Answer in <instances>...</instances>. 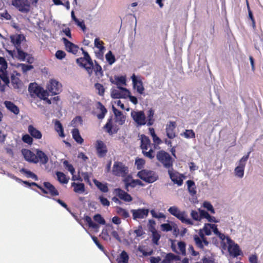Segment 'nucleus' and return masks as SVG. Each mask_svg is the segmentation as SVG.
<instances>
[{"label": "nucleus", "instance_id": "0e129e2a", "mask_svg": "<svg viewBox=\"0 0 263 263\" xmlns=\"http://www.w3.org/2000/svg\"><path fill=\"white\" fill-rule=\"evenodd\" d=\"M99 199L103 206H109L110 202L106 198L103 197V196H100L99 197Z\"/></svg>", "mask_w": 263, "mask_h": 263}, {"label": "nucleus", "instance_id": "4468645a", "mask_svg": "<svg viewBox=\"0 0 263 263\" xmlns=\"http://www.w3.org/2000/svg\"><path fill=\"white\" fill-rule=\"evenodd\" d=\"M114 193L119 199L124 201L130 202L133 200V198L130 195L120 188L115 189Z\"/></svg>", "mask_w": 263, "mask_h": 263}, {"label": "nucleus", "instance_id": "a19ab883", "mask_svg": "<svg viewBox=\"0 0 263 263\" xmlns=\"http://www.w3.org/2000/svg\"><path fill=\"white\" fill-rule=\"evenodd\" d=\"M56 175L58 178V181L63 184H67L68 182V179L66 178V175L62 172H57Z\"/></svg>", "mask_w": 263, "mask_h": 263}, {"label": "nucleus", "instance_id": "423d86ee", "mask_svg": "<svg viewBox=\"0 0 263 263\" xmlns=\"http://www.w3.org/2000/svg\"><path fill=\"white\" fill-rule=\"evenodd\" d=\"M252 151L251 149L247 154V155L243 156L239 161L238 165L235 169V174L236 176L239 178H242L244 175V170L246 166V162L247 161L250 154Z\"/></svg>", "mask_w": 263, "mask_h": 263}, {"label": "nucleus", "instance_id": "5fc2aeb1", "mask_svg": "<svg viewBox=\"0 0 263 263\" xmlns=\"http://www.w3.org/2000/svg\"><path fill=\"white\" fill-rule=\"evenodd\" d=\"M11 83L14 88H18L20 85V79L12 75L11 77Z\"/></svg>", "mask_w": 263, "mask_h": 263}, {"label": "nucleus", "instance_id": "58836bf2", "mask_svg": "<svg viewBox=\"0 0 263 263\" xmlns=\"http://www.w3.org/2000/svg\"><path fill=\"white\" fill-rule=\"evenodd\" d=\"M98 104V108L100 109L101 110V113L97 115V118L99 119H102L104 118L105 114L107 112V109L105 107V106L100 102H98L97 103Z\"/></svg>", "mask_w": 263, "mask_h": 263}, {"label": "nucleus", "instance_id": "79ce46f5", "mask_svg": "<svg viewBox=\"0 0 263 263\" xmlns=\"http://www.w3.org/2000/svg\"><path fill=\"white\" fill-rule=\"evenodd\" d=\"M129 256L128 254L125 251H122L120 254V259L119 263H128Z\"/></svg>", "mask_w": 263, "mask_h": 263}, {"label": "nucleus", "instance_id": "20e7f679", "mask_svg": "<svg viewBox=\"0 0 263 263\" xmlns=\"http://www.w3.org/2000/svg\"><path fill=\"white\" fill-rule=\"evenodd\" d=\"M11 5L23 13H28L30 10V3L28 0H11Z\"/></svg>", "mask_w": 263, "mask_h": 263}, {"label": "nucleus", "instance_id": "0eeeda50", "mask_svg": "<svg viewBox=\"0 0 263 263\" xmlns=\"http://www.w3.org/2000/svg\"><path fill=\"white\" fill-rule=\"evenodd\" d=\"M131 117L136 123L137 127L146 124V118L143 111H132Z\"/></svg>", "mask_w": 263, "mask_h": 263}, {"label": "nucleus", "instance_id": "8fccbe9b", "mask_svg": "<svg viewBox=\"0 0 263 263\" xmlns=\"http://www.w3.org/2000/svg\"><path fill=\"white\" fill-rule=\"evenodd\" d=\"M94 220L100 224L104 225L105 224V220L100 214H96L93 216Z\"/></svg>", "mask_w": 263, "mask_h": 263}, {"label": "nucleus", "instance_id": "f8f14e48", "mask_svg": "<svg viewBox=\"0 0 263 263\" xmlns=\"http://www.w3.org/2000/svg\"><path fill=\"white\" fill-rule=\"evenodd\" d=\"M112 173L117 176H125L128 173V168L122 162H115L112 167Z\"/></svg>", "mask_w": 263, "mask_h": 263}, {"label": "nucleus", "instance_id": "ea45409f", "mask_svg": "<svg viewBox=\"0 0 263 263\" xmlns=\"http://www.w3.org/2000/svg\"><path fill=\"white\" fill-rule=\"evenodd\" d=\"M84 220L87 222L88 226L89 228H92L94 230H98L99 228V226L98 224L94 222L91 218L89 216H86L84 217Z\"/></svg>", "mask_w": 263, "mask_h": 263}, {"label": "nucleus", "instance_id": "69168bd1", "mask_svg": "<svg viewBox=\"0 0 263 263\" xmlns=\"http://www.w3.org/2000/svg\"><path fill=\"white\" fill-rule=\"evenodd\" d=\"M20 171L21 173L25 174L27 178H32L34 174V173L25 168H22Z\"/></svg>", "mask_w": 263, "mask_h": 263}, {"label": "nucleus", "instance_id": "9b49d317", "mask_svg": "<svg viewBox=\"0 0 263 263\" xmlns=\"http://www.w3.org/2000/svg\"><path fill=\"white\" fill-rule=\"evenodd\" d=\"M130 212L132 214L133 219L134 220L146 218L149 214V210L147 208H139L132 209Z\"/></svg>", "mask_w": 263, "mask_h": 263}, {"label": "nucleus", "instance_id": "393cba45", "mask_svg": "<svg viewBox=\"0 0 263 263\" xmlns=\"http://www.w3.org/2000/svg\"><path fill=\"white\" fill-rule=\"evenodd\" d=\"M44 187L48 191V193L52 196H58L59 194V192L55 187L49 182H44L43 183Z\"/></svg>", "mask_w": 263, "mask_h": 263}, {"label": "nucleus", "instance_id": "412c9836", "mask_svg": "<svg viewBox=\"0 0 263 263\" xmlns=\"http://www.w3.org/2000/svg\"><path fill=\"white\" fill-rule=\"evenodd\" d=\"M28 131L31 136L35 139H41L42 137V133L32 125L28 126Z\"/></svg>", "mask_w": 263, "mask_h": 263}, {"label": "nucleus", "instance_id": "c85d7f7f", "mask_svg": "<svg viewBox=\"0 0 263 263\" xmlns=\"http://www.w3.org/2000/svg\"><path fill=\"white\" fill-rule=\"evenodd\" d=\"M254 45L257 50L263 49V34H256L254 37Z\"/></svg>", "mask_w": 263, "mask_h": 263}, {"label": "nucleus", "instance_id": "9d476101", "mask_svg": "<svg viewBox=\"0 0 263 263\" xmlns=\"http://www.w3.org/2000/svg\"><path fill=\"white\" fill-rule=\"evenodd\" d=\"M62 85L56 80L51 79L47 84V88L52 95H56L62 91Z\"/></svg>", "mask_w": 263, "mask_h": 263}, {"label": "nucleus", "instance_id": "c756f323", "mask_svg": "<svg viewBox=\"0 0 263 263\" xmlns=\"http://www.w3.org/2000/svg\"><path fill=\"white\" fill-rule=\"evenodd\" d=\"M150 144L151 141L149 138L144 135H142L141 137L140 147L142 151L147 150Z\"/></svg>", "mask_w": 263, "mask_h": 263}, {"label": "nucleus", "instance_id": "1a4fd4ad", "mask_svg": "<svg viewBox=\"0 0 263 263\" xmlns=\"http://www.w3.org/2000/svg\"><path fill=\"white\" fill-rule=\"evenodd\" d=\"M228 241L229 246L227 250H228L230 255L233 257H237L240 255L242 252L239 245L235 243L231 238H228Z\"/></svg>", "mask_w": 263, "mask_h": 263}, {"label": "nucleus", "instance_id": "3c124183", "mask_svg": "<svg viewBox=\"0 0 263 263\" xmlns=\"http://www.w3.org/2000/svg\"><path fill=\"white\" fill-rule=\"evenodd\" d=\"M95 88L98 90V93L99 96H103L104 95L105 89L102 84L99 83H96L95 84Z\"/></svg>", "mask_w": 263, "mask_h": 263}, {"label": "nucleus", "instance_id": "aec40b11", "mask_svg": "<svg viewBox=\"0 0 263 263\" xmlns=\"http://www.w3.org/2000/svg\"><path fill=\"white\" fill-rule=\"evenodd\" d=\"M17 57L21 60L26 61L29 64H32L34 62V58L32 55L27 54L22 50H19Z\"/></svg>", "mask_w": 263, "mask_h": 263}, {"label": "nucleus", "instance_id": "f704fd0d", "mask_svg": "<svg viewBox=\"0 0 263 263\" xmlns=\"http://www.w3.org/2000/svg\"><path fill=\"white\" fill-rule=\"evenodd\" d=\"M173 170H168V173L172 181L178 186H181L183 183V180L181 178H178L173 172Z\"/></svg>", "mask_w": 263, "mask_h": 263}, {"label": "nucleus", "instance_id": "774afa93", "mask_svg": "<svg viewBox=\"0 0 263 263\" xmlns=\"http://www.w3.org/2000/svg\"><path fill=\"white\" fill-rule=\"evenodd\" d=\"M161 228L164 232L171 231L173 230L172 226L168 223L161 224Z\"/></svg>", "mask_w": 263, "mask_h": 263}, {"label": "nucleus", "instance_id": "c03bdc74", "mask_svg": "<svg viewBox=\"0 0 263 263\" xmlns=\"http://www.w3.org/2000/svg\"><path fill=\"white\" fill-rule=\"evenodd\" d=\"M231 238L229 236H226L224 234V237L222 238V239H220L221 240V248L222 250H226L228 247L229 243L228 242V239Z\"/></svg>", "mask_w": 263, "mask_h": 263}, {"label": "nucleus", "instance_id": "f257e3e1", "mask_svg": "<svg viewBox=\"0 0 263 263\" xmlns=\"http://www.w3.org/2000/svg\"><path fill=\"white\" fill-rule=\"evenodd\" d=\"M167 211L171 215L180 220L182 223L191 226L194 224L193 221L188 218L186 212L184 211H181L177 206H171Z\"/></svg>", "mask_w": 263, "mask_h": 263}, {"label": "nucleus", "instance_id": "2eb2a0df", "mask_svg": "<svg viewBox=\"0 0 263 263\" xmlns=\"http://www.w3.org/2000/svg\"><path fill=\"white\" fill-rule=\"evenodd\" d=\"M22 153L26 161L34 163H37L39 162L36 155L30 150L23 149L22 151Z\"/></svg>", "mask_w": 263, "mask_h": 263}, {"label": "nucleus", "instance_id": "e433bc0d", "mask_svg": "<svg viewBox=\"0 0 263 263\" xmlns=\"http://www.w3.org/2000/svg\"><path fill=\"white\" fill-rule=\"evenodd\" d=\"M151 232L152 233V241L156 245H158V242L160 239L161 236L154 227H151Z\"/></svg>", "mask_w": 263, "mask_h": 263}, {"label": "nucleus", "instance_id": "ddd939ff", "mask_svg": "<svg viewBox=\"0 0 263 263\" xmlns=\"http://www.w3.org/2000/svg\"><path fill=\"white\" fill-rule=\"evenodd\" d=\"M131 79L133 82L134 89L136 90L139 93L142 95L143 93L144 88L141 80L135 74L132 76Z\"/></svg>", "mask_w": 263, "mask_h": 263}, {"label": "nucleus", "instance_id": "cd10ccee", "mask_svg": "<svg viewBox=\"0 0 263 263\" xmlns=\"http://www.w3.org/2000/svg\"><path fill=\"white\" fill-rule=\"evenodd\" d=\"M53 122L54 123L55 130L58 133L59 136L62 138L65 137V135L64 132V128L60 121L58 120H55L53 121Z\"/></svg>", "mask_w": 263, "mask_h": 263}, {"label": "nucleus", "instance_id": "5701e85b", "mask_svg": "<svg viewBox=\"0 0 263 263\" xmlns=\"http://www.w3.org/2000/svg\"><path fill=\"white\" fill-rule=\"evenodd\" d=\"M36 157H37L38 160L40 161L42 164L45 165L48 162L49 159L48 156L44 152L40 149L36 150Z\"/></svg>", "mask_w": 263, "mask_h": 263}, {"label": "nucleus", "instance_id": "13d9d810", "mask_svg": "<svg viewBox=\"0 0 263 263\" xmlns=\"http://www.w3.org/2000/svg\"><path fill=\"white\" fill-rule=\"evenodd\" d=\"M106 59L107 61L108 62L109 65L112 64L115 61V56L112 54L111 52L109 51L106 54Z\"/></svg>", "mask_w": 263, "mask_h": 263}, {"label": "nucleus", "instance_id": "dca6fc26", "mask_svg": "<svg viewBox=\"0 0 263 263\" xmlns=\"http://www.w3.org/2000/svg\"><path fill=\"white\" fill-rule=\"evenodd\" d=\"M96 148L98 156L99 157L102 158L106 155L107 152V149L106 145L102 141H97Z\"/></svg>", "mask_w": 263, "mask_h": 263}, {"label": "nucleus", "instance_id": "f03ea898", "mask_svg": "<svg viewBox=\"0 0 263 263\" xmlns=\"http://www.w3.org/2000/svg\"><path fill=\"white\" fill-rule=\"evenodd\" d=\"M156 158L163 164L164 167L168 170H173V160L168 153L163 150L159 151L157 153Z\"/></svg>", "mask_w": 263, "mask_h": 263}, {"label": "nucleus", "instance_id": "a18cd8bd", "mask_svg": "<svg viewBox=\"0 0 263 263\" xmlns=\"http://www.w3.org/2000/svg\"><path fill=\"white\" fill-rule=\"evenodd\" d=\"M103 42L100 41L99 39L96 38L94 41L95 46L99 49L101 52H103L105 50V47L103 46Z\"/></svg>", "mask_w": 263, "mask_h": 263}, {"label": "nucleus", "instance_id": "6e6d98bb", "mask_svg": "<svg viewBox=\"0 0 263 263\" xmlns=\"http://www.w3.org/2000/svg\"><path fill=\"white\" fill-rule=\"evenodd\" d=\"M63 165L64 167L67 169V170L73 175L75 172V170L73 166V165L70 164L68 161L65 160L63 162Z\"/></svg>", "mask_w": 263, "mask_h": 263}, {"label": "nucleus", "instance_id": "6ab92c4d", "mask_svg": "<svg viewBox=\"0 0 263 263\" xmlns=\"http://www.w3.org/2000/svg\"><path fill=\"white\" fill-rule=\"evenodd\" d=\"M62 41L64 44L66 50L73 54H76L78 50V46L69 41L67 39L63 37Z\"/></svg>", "mask_w": 263, "mask_h": 263}, {"label": "nucleus", "instance_id": "2f4dec72", "mask_svg": "<svg viewBox=\"0 0 263 263\" xmlns=\"http://www.w3.org/2000/svg\"><path fill=\"white\" fill-rule=\"evenodd\" d=\"M117 213L123 219H126L130 217V214L128 211L120 206H116Z\"/></svg>", "mask_w": 263, "mask_h": 263}, {"label": "nucleus", "instance_id": "37998d69", "mask_svg": "<svg viewBox=\"0 0 263 263\" xmlns=\"http://www.w3.org/2000/svg\"><path fill=\"white\" fill-rule=\"evenodd\" d=\"M202 206L206 209L208 212H210L212 214L215 213V211L213 206L209 201H204L202 203Z\"/></svg>", "mask_w": 263, "mask_h": 263}, {"label": "nucleus", "instance_id": "603ef678", "mask_svg": "<svg viewBox=\"0 0 263 263\" xmlns=\"http://www.w3.org/2000/svg\"><path fill=\"white\" fill-rule=\"evenodd\" d=\"M182 135L187 139L195 138V134L192 129H186Z\"/></svg>", "mask_w": 263, "mask_h": 263}, {"label": "nucleus", "instance_id": "bb28decb", "mask_svg": "<svg viewBox=\"0 0 263 263\" xmlns=\"http://www.w3.org/2000/svg\"><path fill=\"white\" fill-rule=\"evenodd\" d=\"M71 186L73 187V191L76 193L82 194L85 191V185L83 183L73 182L71 183Z\"/></svg>", "mask_w": 263, "mask_h": 263}, {"label": "nucleus", "instance_id": "6e6552de", "mask_svg": "<svg viewBox=\"0 0 263 263\" xmlns=\"http://www.w3.org/2000/svg\"><path fill=\"white\" fill-rule=\"evenodd\" d=\"M118 89H112L111 90V97L113 99L127 98L130 91L126 88L117 86Z\"/></svg>", "mask_w": 263, "mask_h": 263}, {"label": "nucleus", "instance_id": "a878e982", "mask_svg": "<svg viewBox=\"0 0 263 263\" xmlns=\"http://www.w3.org/2000/svg\"><path fill=\"white\" fill-rule=\"evenodd\" d=\"M44 187L48 191V193L52 196H58L59 194V192L55 187L49 182H44L43 183Z\"/></svg>", "mask_w": 263, "mask_h": 263}, {"label": "nucleus", "instance_id": "bf43d9fd", "mask_svg": "<svg viewBox=\"0 0 263 263\" xmlns=\"http://www.w3.org/2000/svg\"><path fill=\"white\" fill-rule=\"evenodd\" d=\"M84 60H85L87 63L89 65V66H93L92 61L91 60L89 54L84 56L83 58H81L80 59H78L77 61L78 63H79L80 61H83Z\"/></svg>", "mask_w": 263, "mask_h": 263}, {"label": "nucleus", "instance_id": "c9c22d12", "mask_svg": "<svg viewBox=\"0 0 263 263\" xmlns=\"http://www.w3.org/2000/svg\"><path fill=\"white\" fill-rule=\"evenodd\" d=\"M72 135L74 140L79 144H82L84 140L80 135L79 130L78 128H74L72 130Z\"/></svg>", "mask_w": 263, "mask_h": 263}, {"label": "nucleus", "instance_id": "338daca9", "mask_svg": "<svg viewBox=\"0 0 263 263\" xmlns=\"http://www.w3.org/2000/svg\"><path fill=\"white\" fill-rule=\"evenodd\" d=\"M129 185L130 187L134 188L137 185L143 186V183L139 179H132Z\"/></svg>", "mask_w": 263, "mask_h": 263}, {"label": "nucleus", "instance_id": "de8ad7c7", "mask_svg": "<svg viewBox=\"0 0 263 263\" xmlns=\"http://www.w3.org/2000/svg\"><path fill=\"white\" fill-rule=\"evenodd\" d=\"M176 255L172 253H168L166 254L164 259L162 261V263H171L172 261L174 260V257Z\"/></svg>", "mask_w": 263, "mask_h": 263}, {"label": "nucleus", "instance_id": "f3484780", "mask_svg": "<svg viewBox=\"0 0 263 263\" xmlns=\"http://www.w3.org/2000/svg\"><path fill=\"white\" fill-rule=\"evenodd\" d=\"M11 42L15 46L17 53L19 50H22L20 44L22 42L25 40V37L23 34H15L10 36Z\"/></svg>", "mask_w": 263, "mask_h": 263}, {"label": "nucleus", "instance_id": "473e14b6", "mask_svg": "<svg viewBox=\"0 0 263 263\" xmlns=\"http://www.w3.org/2000/svg\"><path fill=\"white\" fill-rule=\"evenodd\" d=\"M155 114V111L153 108H150L147 113V120H146V125L148 126H151L153 125L155 119L154 118V116Z\"/></svg>", "mask_w": 263, "mask_h": 263}, {"label": "nucleus", "instance_id": "09e8293b", "mask_svg": "<svg viewBox=\"0 0 263 263\" xmlns=\"http://www.w3.org/2000/svg\"><path fill=\"white\" fill-rule=\"evenodd\" d=\"M22 140L24 143L29 145L32 144L33 142V138L30 135L27 134L22 136Z\"/></svg>", "mask_w": 263, "mask_h": 263}, {"label": "nucleus", "instance_id": "052dcab7", "mask_svg": "<svg viewBox=\"0 0 263 263\" xmlns=\"http://www.w3.org/2000/svg\"><path fill=\"white\" fill-rule=\"evenodd\" d=\"M151 214H152V216L153 217L158 219H161V218H165V215L162 213H156V211L154 210H152L151 211Z\"/></svg>", "mask_w": 263, "mask_h": 263}, {"label": "nucleus", "instance_id": "864d4df0", "mask_svg": "<svg viewBox=\"0 0 263 263\" xmlns=\"http://www.w3.org/2000/svg\"><path fill=\"white\" fill-rule=\"evenodd\" d=\"M194 240L195 241L196 246L200 249H203L204 246L202 242V240L198 237V236L195 235L194 236Z\"/></svg>", "mask_w": 263, "mask_h": 263}, {"label": "nucleus", "instance_id": "4d7b16f0", "mask_svg": "<svg viewBox=\"0 0 263 263\" xmlns=\"http://www.w3.org/2000/svg\"><path fill=\"white\" fill-rule=\"evenodd\" d=\"M145 160L142 158H137L135 161V165L138 170H141L145 164Z\"/></svg>", "mask_w": 263, "mask_h": 263}, {"label": "nucleus", "instance_id": "a211bd4d", "mask_svg": "<svg viewBox=\"0 0 263 263\" xmlns=\"http://www.w3.org/2000/svg\"><path fill=\"white\" fill-rule=\"evenodd\" d=\"M176 122L174 121H170L168 124L166 126V136L169 139H174L176 135L174 132L176 128Z\"/></svg>", "mask_w": 263, "mask_h": 263}, {"label": "nucleus", "instance_id": "e2e57ef3", "mask_svg": "<svg viewBox=\"0 0 263 263\" xmlns=\"http://www.w3.org/2000/svg\"><path fill=\"white\" fill-rule=\"evenodd\" d=\"M178 248L181 251L182 254L183 255H185L186 254V250H185V243L183 241H179L178 242Z\"/></svg>", "mask_w": 263, "mask_h": 263}, {"label": "nucleus", "instance_id": "680f3d73", "mask_svg": "<svg viewBox=\"0 0 263 263\" xmlns=\"http://www.w3.org/2000/svg\"><path fill=\"white\" fill-rule=\"evenodd\" d=\"M208 225H211V223H205L203 228L202 229L203 230L204 234H205L207 236H209L212 234L211 226Z\"/></svg>", "mask_w": 263, "mask_h": 263}, {"label": "nucleus", "instance_id": "72a5a7b5", "mask_svg": "<svg viewBox=\"0 0 263 263\" xmlns=\"http://www.w3.org/2000/svg\"><path fill=\"white\" fill-rule=\"evenodd\" d=\"M93 183L98 189L103 193H107L108 191V187L107 183H103L97 179L93 180Z\"/></svg>", "mask_w": 263, "mask_h": 263}, {"label": "nucleus", "instance_id": "b1692460", "mask_svg": "<svg viewBox=\"0 0 263 263\" xmlns=\"http://www.w3.org/2000/svg\"><path fill=\"white\" fill-rule=\"evenodd\" d=\"M104 128L106 130V132L110 135H112L114 134H116L118 132V129L113 128L112 125V119L109 118L104 126Z\"/></svg>", "mask_w": 263, "mask_h": 263}, {"label": "nucleus", "instance_id": "49530a36", "mask_svg": "<svg viewBox=\"0 0 263 263\" xmlns=\"http://www.w3.org/2000/svg\"><path fill=\"white\" fill-rule=\"evenodd\" d=\"M210 226L211 230L213 232L214 234L219 238V239H222V238L224 237V234L221 233L219 231L217 225L211 223Z\"/></svg>", "mask_w": 263, "mask_h": 263}, {"label": "nucleus", "instance_id": "4be33fe9", "mask_svg": "<svg viewBox=\"0 0 263 263\" xmlns=\"http://www.w3.org/2000/svg\"><path fill=\"white\" fill-rule=\"evenodd\" d=\"M6 108L14 115H18L20 112L19 108L12 102L9 101H5L4 102Z\"/></svg>", "mask_w": 263, "mask_h": 263}, {"label": "nucleus", "instance_id": "4c0bfd02", "mask_svg": "<svg viewBox=\"0 0 263 263\" xmlns=\"http://www.w3.org/2000/svg\"><path fill=\"white\" fill-rule=\"evenodd\" d=\"M186 184L190 194L192 196L195 195L196 194V190L194 181L192 180H189L186 181Z\"/></svg>", "mask_w": 263, "mask_h": 263}, {"label": "nucleus", "instance_id": "39448f33", "mask_svg": "<svg viewBox=\"0 0 263 263\" xmlns=\"http://www.w3.org/2000/svg\"><path fill=\"white\" fill-rule=\"evenodd\" d=\"M28 91L31 97L36 96L40 99L41 97H44L45 94L47 93V91L39 86L36 83H31L29 85Z\"/></svg>", "mask_w": 263, "mask_h": 263}, {"label": "nucleus", "instance_id": "7c9ffc66", "mask_svg": "<svg viewBox=\"0 0 263 263\" xmlns=\"http://www.w3.org/2000/svg\"><path fill=\"white\" fill-rule=\"evenodd\" d=\"M7 67H0V72L2 73L1 74H0V79L6 85H8L10 82L9 78L6 71Z\"/></svg>", "mask_w": 263, "mask_h": 263}, {"label": "nucleus", "instance_id": "7ed1b4c3", "mask_svg": "<svg viewBox=\"0 0 263 263\" xmlns=\"http://www.w3.org/2000/svg\"><path fill=\"white\" fill-rule=\"evenodd\" d=\"M137 176L148 183H153L158 179V175L155 172L146 169L139 171Z\"/></svg>", "mask_w": 263, "mask_h": 263}]
</instances>
